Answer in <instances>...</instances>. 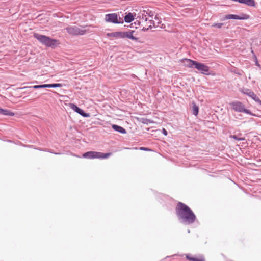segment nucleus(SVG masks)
<instances>
[{
    "label": "nucleus",
    "mask_w": 261,
    "mask_h": 261,
    "mask_svg": "<svg viewBox=\"0 0 261 261\" xmlns=\"http://www.w3.org/2000/svg\"><path fill=\"white\" fill-rule=\"evenodd\" d=\"M175 213L178 220L184 224H192L196 220V215L192 210L182 202H178L177 203Z\"/></svg>",
    "instance_id": "1"
},
{
    "label": "nucleus",
    "mask_w": 261,
    "mask_h": 261,
    "mask_svg": "<svg viewBox=\"0 0 261 261\" xmlns=\"http://www.w3.org/2000/svg\"><path fill=\"white\" fill-rule=\"evenodd\" d=\"M34 37L42 44L48 47L54 48L56 47L58 44V41L57 40L52 39L47 36L34 33Z\"/></svg>",
    "instance_id": "2"
},
{
    "label": "nucleus",
    "mask_w": 261,
    "mask_h": 261,
    "mask_svg": "<svg viewBox=\"0 0 261 261\" xmlns=\"http://www.w3.org/2000/svg\"><path fill=\"white\" fill-rule=\"evenodd\" d=\"M231 108L236 112L240 113H244L249 114L251 116H255L250 110L247 109L245 108V105L239 101H235L230 103Z\"/></svg>",
    "instance_id": "3"
},
{
    "label": "nucleus",
    "mask_w": 261,
    "mask_h": 261,
    "mask_svg": "<svg viewBox=\"0 0 261 261\" xmlns=\"http://www.w3.org/2000/svg\"><path fill=\"white\" fill-rule=\"evenodd\" d=\"M112 154L111 153H102V152H99L96 151H87L84 153L83 154L82 156L83 158L89 159H107L111 156Z\"/></svg>",
    "instance_id": "4"
},
{
    "label": "nucleus",
    "mask_w": 261,
    "mask_h": 261,
    "mask_svg": "<svg viewBox=\"0 0 261 261\" xmlns=\"http://www.w3.org/2000/svg\"><path fill=\"white\" fill-rule=\"evenodd\" d=\"M105 20L107 22L114 24L123 23V19L120 17H118V15L117 13H109L106 14Z\"/></svg>",
    "instance_id": "5"
},
{
    "label": "nucleus",
    "mask_w": 261,
    "mask_h": 261,
    "mask_svg": "<svg viewBox=\"0 0 261 261\" xmlns=\"http://www.w3.org/2000/svg\"><path fill=\"white\" fill-rule=\"evenodd\" d=\"M250 16L246 14L241 13L240 15L228 14L220 18L221 21H224L227 19L236 20H247L249 19Z\"/></svg>",
    "instance_id": "6"
},
{
    "label": "nucleus",
    "mask_w": 261,
    "mask_h": 261,
    "mask_svg": "<svg viewBox=\"0 0 261 261\" xmlns=\"http://www.w3.org/2000/svg\"><path fill=\"white\" fill-rule=\"evenodd\" d=\"M66 31L67 32L73 35H84L86 33V30L80 28L76 26H70L66 28Z\"/></svg>",
    "instance_id": "7"
},
{
    "label": "nucleus",
    "mask_w": 261,
    "mask_h": 261,
    "mask_svg": "<svg viewBox=\"0 0 261 261\" xmlns=\"http://www.w3.org/2000/svg\"><path fill=\"white\" fill-rule=\"evenodd\" d=\"M242 93L252 98L258 105L261 106V100L253 91L249 89H245L242 91Z\"/></svg>",
    "instance_id": "8"
},
{
    "label": "nucleus",
    "mask_w": 261,
    "mask_h": 261,
    "mask_svg": "<svg viewBox=\"0 0 261 261\" xmlns=\"http://www.w3.org/2000/svg\"><path fill=\"white\" fill-rule=\"evenodd\" d=\"M194 68L202 74L206 75L209 74V68L202 63L197 62Z\"/></svg>",
    "instance_id": "9"
},
{
    "label": "nucleus",
    "mask_w": 261,
    "mask_h": 261,
    "mask_svg": "<svg viewBox=\"0 0 261 261\" xmlns=\"http://www.w3.org/2000/svg\"><path fill=\"white\" fill-rule=\"evenodd\" d=\"M62 84L60 83H54V84H42V85H36L30 87L34 89H40L45 88H57L61 87Z\"/></svg>",
    "instance_id": "10"
},
{
    "label": "nucleus",
    "mask_w": 261,
    "mask_h": 261,
    "mask_svg": "<svg viewBox=\"0 0 261 261\" xmlns=\"http://www.w3.org/2000/svg\"><path fill=\"white\" fill-rule=\"evenodd\" d=\"M70 107L74 111L77 113L79 114H80L83 117H88L90 116L89 113L85 112V111L79 108L74 103H70Z\"/></svg>",
    "instance_id": "11"
},
{
    "label": "nucleus",
    "mask_w": 261,
    "mask_h": 261,
    "mask_svg": "<svg viewBox=\"0 0 261 261\" xmlns=\"http://www.w3.org/2000/svg\"><path fill=\"white\" fill-rule=\"evenodd\" d=\"M135 33V31L133 30H128L126 32H123V38H127L133 41L137 42L139 40V38L136 37L134 35Z\"/></svg>",
    "instance_id": "12"
},
{
    "label": "nucleus",
    "mask_w": 261,
    "mask_h": 261,
    "mask_svg": "<svg viewBox=\"0 0 261 261\" xmlns=\"http://www.w3.org/2000/svg\"><path fill=\"white\" fill-rule=\"evenodd\" d=\"M183 63L188 67L194 68L197 62L191 59L185 58L183 59Z\"/></svg>",
    "instance_id": "13"
},
{
    "label": "nucleus",
    "mask_w": 261,
    "mask_h": 261,
    "mask_svg": "<svg viewBox=\"0 0 261 261\" xmlns=\"http://www.w3.org/2000/svg\"><path fill=\"white\" fill-rule=\"evenodd\" d=\"M112 127L115 131L119 132L122 134H125L126 133L125 129L121 126L116 124H113L112 125Z\"/></svg>",
    "instance_id": "14"
},
{
    "label": "nucleus",
    "mask_w": 261,
    "mask_h": 261,
    "mask_svg": "<svg viewBox=\"0 0 261 261\" xmlns=\"http://www.w3.org/2000/svg\"><path fill=\"white\" fill-rule=\"evenodd\" d=\"M107 35L110 37L123 38V32H115L108 33Z\"/></svg>",
    "instance_id": "15"
},
{
    "label": "nucleus",
    "mask_w": 261,
    "mask_h": 261,
    "mask_svg": "<svg viewBox=\"0 0 261 261\" xmlns=\"http://www.w3.org/2000/svg\"><path fill=\"white\" fill-rule=\"evenodd\" d=\"M186 258L190 261H205V259L203 256H200L199 257L192 256L190 254L186 255Z\"/></svg>",
    "instance_id": "16"
},
{
    "label": "nucleus",
    "mask_w": 261,
    "mask_h": 261,
    "mask_svg": "<svg viewBox=\"0 0 261 261\" xmlns=\"http://www.w3.org/2000/svg\"><path fill=\"white\" fill-rule=\"evenodd\" d=\"M134 17L135 15L130 12L126 13L124 16L123 21H124L125 22L130 23L134 20Z\"/></svg>",
    "instance_id": "17"
},
{
    "label": "nucleus",
    "mask_w": 261,
    "mask_h": 261,
    "mask_svg": "<svg viewBox=\"0 0 261 261\" xmlns=\"http://www.w3.org/2000/svg\"><path fill=\"white\" fill-rule=\"evenodd\" d=\"M0 115L13 116L14 113L9 110L0 108Z\"/></svg>",
    "instance_id": "18"
},
{
    "label": "nucleus",
    "mask_w": 261,
    "mask_h": 261,
    "mask_svg": "<svg viewBox=\"0 0 261 261\" xmlns=\"http://www.w3.org/2000/svg\"><path fill=\"white\" fill-rule=\"evenodd\" d=\"M192 114L195 116H197L198 114V112H199V107L194 102H193L192 103Z\"/></svg>",
    "instance_id": "19"
},
{
    "label": "nucleus",
    "mask_w": 261,
    "mask_h": 261,
    "mask_svg": "<svg viewBox=\"0 0 261 261\" xmlns=\"http://www.w3.org/2000/svg\"><path fill=\"white\" fill-rule=\"evenodd\" d=\"M148 23L149 24L148 27H149V28H150V29H151L152 27L156 28L161 22V21H159L157 23V25H155V22L154 21L153 19H150L148 20Z\"/></svg>",
    "instance_id": "20"
},
{
    "label": "nucleus",
    "mask_w": 261,
    "mask_h": 261,
    "mask_svg": "<svg viewBox=\"0 0 261 261\" xmlns=\"http://www.w3.org/2000/svg\"><path fill=\"white\" fill-rule=\"evenodd\" d=\"M230 71L239 75H241L243 72L242 70H239L234 67H232L230 69Z\"/></svg>",
    "instance_id": "21"
},
{
    "label": "nucleus",
    "mask_w": 261,
    "mask_h": 261,
    "mask_svg": "<svg viewBox=\"0 0 261 261\" xmlns=\"http://www.w3.org/2000/svg\"><path fill=\"white\" fill-rule=\"evenodd\" d=\"M147 11L144 10L141 13V15H140V17H141L142 19L144 20L145 21H147L149 20V17H147Z\"/></svg>",
    "instance_id": "22"
},
{
    "label": "nucleus",
    "mask_w": 261,
    "mask_h": 261,
    "mask_svg": "<svg viewBox=\"0 0 261 261\" xmlns=\"http://www.w3.org/2000/svg\"><path fill=\"white\" fill-rule=\"evenodd\" d=\"M241 134H240L239 135H230V138H233L237 141H244L245 140V138L244 137H240L239 136H241Z\"/></svg>",
    "instance_id": "23"
},
{
    "label": "nucleus",
    "mask_w": 261,
    "mask_h": 261,
    "mask_svg": "<svg viewBox=\"0 0 261 261\" xmlns=\"http://www.w3.org/2000/svg\"><path fill=\"white\" fill-rule=\"evenodd\" d=\"M224 25H225V23H213V27L218 28V29H220ZM224 28L225 29H228V27H224Z\"/></svg>",
    "instance_id": "24"
},
{
    "label": "nucleus",
    "mask_w": 261,
    "mask_h": 261,
    "mask_svg": "<svg viewBox=\"0 0 261 261\" xmlns=\"http://www.w3.org/2000/svg\"><path fill=\"white\" fill-rule=\"evenodd\" d=\"M141 122L143 124H148L149 123H150L152 122V121L150 120L147 119V118H142L141 119Z\"/></svg>",
    "instance_id": "25"
},
{
    "label": "nucleus",
    "mask_w": 261,
    "mask_h": 261,
    "mask_svg": "<svg viewBox=\"0 0 261 261\" xmlns=\"http://www.w3.org/2000/svg\"><path fill=\"white\" fill-rule=\"evenodd\" d=\"M147 17H149V20L150 19H153L154 16V12L151 11H147Z\"/></svg>",
    "instance_id": "26"
},
{
    "label": "nucleus",
    "mask_w": 261,
    "mask_h": 261,
    "mask_svg": "<svg viewBox=\"0 0 261 261\" xmlns=\"http://www.w3.org/2000/svg\"><path fill=\"white\" fill-rule=\"evenodd\" d=\"M162 132H163V134L165 135V136H167L168 135V132L166 129H165V128H163L162 129Z\"/></svg>",
    "instance_id": "27"
},
{
    "label": "nucleus",
    "mask_w": 261,
    "mask_h": 261,
    "mask_svg": "<svg viewBox=\"0 0 261 261\" xmlns=\"http://www.w3.org/2000/svg\"><path fill=\"white\" fill-rule=\"evenodd\" d=\"M255 62V65L257 66V67H258L259 68H260L261 66H260V64L259 63L258 60H256Z\"/></svg>",
    "instance_id": "28"
},
{
    "label": "nucleus",
    "mask_w": 261,
    "mask_h": 261,
    "mask_svg": "<svg viewBox=\"0 0 261 261\" xmlns=\"http://www.w3.org/2000/svg\"><path fill=\"white\" fill-rule=\"evenodd\" d=\"M135 25H139L140 24V22L139 21H136L133 23Z\"/></svg>",
    "instance_id": "29"
},
{
    "label": "nucleus",
    "mask_w": 261,
    "mask_h": 261,
    "mask_svg": "<svg viewBox=\"0 0 261 261\" xmlns=\"http://www.w3.org/2000/svg\"><path fill=\"white\" fill-rule=\"evenodd\" d=\"M140 149L141 150H145V151H148V150H149V149L148 148H146V147H141L140 148Z\"/></svg>",
    "instance_id": "30"
},
{
    "label": "nucleus",
    "mask_w": 261,
    "mask_h": 261,
    "mask_svg": "<svg viewBox=\"0 0 261 261\" xmlns=\"http://www.w3.org/2000/svg\"><path fill=\"white\" fill-rule=\"evenodd\" d=\"M149 29H150V28H149V27L148 28L143 27V28L142 29V30L143 31H146L148 30Z\"/></svg>",
    "instance_id": "31"
},
{
    "label": "nucleus",
    "mask_w": 261,
    "mask_h": 261,
    "mask_svg": "<svg viewBox=\"0 0 261 261\" xmlns=\"http://www.w3.org/2000/svg\"><path fill=\"white\" fill-rule=\"evenodd\" d=\"M203 174L208 175V172L206 169L203 170Z\"/></svg>",
    "instance_id": "32"
},
{
    "label": "nucleus",
    "mask_w": 261,
    "mask_h": 261,
    "mask_svg": "<svg viewBox=\"0 0 261 261\" xmlns=\"http://www.w3.org/2000/svg\"><path fill=\"white\" fill-rule=\"evenodd\" d=\"M154 19L155 20H158V21H160V20H159V17H158L156 15L154 16Z\"/></svg>",
    "instance_id": "33"
},
{
    "label": "nucleus",
    "mask_w": 261,
    "mask_h": 261,
    "mask_svg": "<svg viewBox=\"0 0 261 261\" xmlns=\"http://www.w3.org/2000/svg\"><path fill=\"white\" fill-rule=\"evenodd\" d=\"M130 27L131 28H137V27L136 25H135L133 23H132L131 25H130Z\"/></svg>",
    "instance_id": "34"
},
{
    "label": "nucleus",
    "mask_w": 261,
    "mask_h": 261,
    "mask_svg": "<svg viewBox=\"0 0 261 261\" xmlns=\"http://www.w3.org/2000/svg\"><path fill=\"white\" fill-rule=\"evenodd\" d=\"M253 57H254V59H255V61L256 60H257V57H256V56L255 55V54H254V56H253Z\"/></svg>",
    "instance_id": "35"
},
{
    "label": "nucleus",
    "mask_w": 261,
    "mask_h": 261,
    "mask_svg": "<svg viewBox=\"0 0 261 261\" xmlns=\"http://www.w3.org/2000/svg\"><path fill=\"white\" fill-rule=\"evenodd\" d=\"M251 53L253 54V55L254 56V53L253 50H251Z\"/></svg>",
    "instance_id": "36"
},
{
    "label": "nucleus",
    "mask_w": 261,
    "mask_h": 261,
    "mask_svg": "<svg viewBox=\"0 0 261 261\" xmlns=\"http://www.w3.org/2000/svg\"><path fill=\"white\" fill-rule=\"evenodd\" d=\"M188 232L190 233V230H188Z\"/></svg>",
    "instance_id": "37"
}]
</instances>
